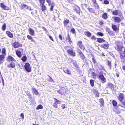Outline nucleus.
<instances>
[{
  "mask_svg": "<svg viewBox=\"0 0 125 125\" xmlns=\"http://www.w3.org/2000/svg\"><path fill=\"white\" fill-rule=\"evenodd\" d=\"M59 38L61 40H62V36L60 35V34L59 35Z\"/></svg>",
  "mask_w": 125,
  "mask_h": 125,
  "instance_id": "obj_57",
  "label": "nucleus"
},
{
  "mask_svg": "<svg viewBox=\"0 0 125 125\" xmlns=\"http://www.w3.org/2000/svg\"><path fill=\"white\" fill-rule=\"evenodd\" d=\"M101 46L102 48L104 49H107L109 47V46L108 42L105 41V43L101 45Z\"/></svg>",
  "mask_w": 125,
  "mask_h": 125,
  "instance_id": "obj_8",
  "label": "nucleus"
},
{
  "mask_svg": "<svg viewBox=\"0 0 125 125\" xmlns=\"http://www.w3.org/2000/svg\"><path fill=\"white\" fill-rule=\"evenodd\" d=\"M102 17L104 19H106L107 18V15L106 13H104L102 15Z\"/></svg>",
  "mask_w": 125,
  "mask_h": 125,
  "instance_id": "obj_23",
  "label": "nucleus"
},
{
  "mask_svg": "<svg viewBox=\"0 0 125 125\" xmlns=\"http://www.w3.org/2000/svg\"><path fill=\"white\" fill-rule=\"evenodd\" d=\"M104 3L105 4H108L109 3V2L107 0H104Z\"/></svg>",
  "mask_w": 125,
  "mask_h": 125,
  "instance_id": "obj_49",
  "label": "nucleus"
},
{
  "mask_svg": "<svg viewBox=\"0 0 125 125\" xmlns=\"http://www.w3.org/2000/svg\"><path fill=\"white\" fill-rule=\"evenodd\" d=\"M26 7H27V9L29 10H31V9L30 7L29 6L27 5Z\"/></svg>",
  "mask_w": 125,
  "mask_h": 125,
  "instance_id": "obj_51",
  "label": "nucleus"
},
{
  "mask_svg": "<svg viewBox=\"0 0 125 125\" xmlns=\"http://www.w3.org/2000/svg\"><path fill=\"white\" fill-rule=\"evenodd\" d=\"M6 24L5 23H4V25H3L2 26V29L3 30H4L6 28Z\"/></svg>",
  "mask_w": 125,
  "mask_h": 125,
  "instance_id": "obj_40",
  "label": "nucleus"
},
{
  "mask_svg": "<svg viewBox=\"0 0 125 125\" xmlns=\"http://www.w3.org/2000/svg\"><path fill=\"white\" fill-rule=\"evenodd\" d=\"M112 12L113 15H117L119 14V11L118 10H117L112 11Z\"/></svg>",
  "mask_w": 125,
  "mask_h": 125,
  "instance_id": "obj_19",
  "label": "nucleus"
},
{
  "mask_svg": "<svg viewBox=\"0 0 125 125\" xmlns=\"http://www.w3.org/2000/svg\"><path fill=\"white\" fill-rule=\"evenodd\" d=\"M13 45L14 48H17L19 47H21L22 45L21 43H19L18 42H15L13 44Z\"/></svg>",
  "mask_w": 125,
  "mask_h": 125,
  "instance_id": "obj_6",
  "label": "nucleus"
},
{
  "mask_svg": "<svg viewBox=\"0 0 125 125\" xmlns=\"http://www.w3.org/2000/svg\"><path fill=\"white\" fill-rule=\"evenodd\" d=\"M27 5L25 4H22L21 6V8L22 9H23L26 7Z\"/></svg>",
  "mask_w": 125,
  "mask_h": 125,
  "instance_id": "obj_44",
  "label": "nucleus"
},
{
  "mask_svg": "<svg viewBox=\"0 0 125 125\" xmlns=\"http://www.w3.org/2000/svg\"><path fill=\"white\" fill-rule=\"evenodd\" d=\"M77 44L79 46H80V45H82V42L81 41H79L77 43Z\"/></svg>",
  "mask_w": 125,
  "mask_h": 125,
  "instance_id": "obj_43",
  "label": "nucleus"
},
{
  "mask_svg": "<svg viewBox=\"0 0 125 125\" xmlns=\"http://www.w3.org/2000/svg\"><path fill=\"white\" fill-rule=\"evenodd\" d=\"M78 52L80 54V57L83 59L84 58V56L83 53H82L81 52L80 50H78Z\"/></svg>",
  "mask_w": 125,
  "mask_h": 125,
  "instance_id": "obj_15",
  "label": "nucleus"
},
{
  "mask_svg": "<svg viewBox=\"0 0 125 125\" xmlns=\"http://www.w3.org/2000/svg\"><path fill=\"white\" fill-rule=\"evenodd\" d=\"M42 28H43V29H44V31H45L46 32H47V30H46V29L45 28V27H42Z\"/></svg>",
  "mask_w": 125,
  "mask_h": 125,
  "instance_id": "obj_60",
  "label": "nucleus"
},
{
  "mask_svg": "<svg viewBox=\"0 0 125 125\" xmlns=\"http://www.w3.org/2000/svg\"><path fill=\"white\" fill-rule=\"evenodd\" d=\"M54 6L55 4L53 2H52V3H51V5L50 6H51V7L50 8V10L51 11H52L53 10V7Z\"/></svg>",
  "mask_w": 125,
  "mask_h": 125,
  "instance_id": "obj_27",
  "label": "nucleus"
},
{
  "mask_svg": "<svg viewBox=\"0 0 125 125\" xmlns=\"http://www.w3.org/2000/svg\"><path fill=\"white\" fill-rule=\"evenodd\" d=\"M7 60L9 61H13L16 62V61L13 58L10 56H9L7 58Z\"/></svg>",
  "mask_w": 125,
  "mask_h": 125,
  "instance_id": "obj_11",
  "label": "nucleus"
},
{
  "mask_svg": "<svg viewBox=\"0 0 125 125\" xmlns=\"http://www.w3.org/2000/svg\"><path fill=\"white\" fill-rule=\"evenodd\" d=\"M108 87L111 89H114V86L112 83H109L108 84Z\"/></svg>",
  "mask_w": 125,
  "mask_h": 125,
  "instance_id": "obj_24",
  "label": "nucleus"
},
{
  "mask_svg": "<svg viewBox=\"0 0 125 125\" xmlns=\"http://www.w3.org/2000/svg\"><path fill=\"white\" fill-rule=\"evenodd\" d=\"M6 33L11 38H12L13 37V35L9 31H7L6 32Z\"/></svg>",
  "mask_w": 125,
  "mask_h": 125,
  "instance_id": "obj_26",
  "label": "nucleus"
},
{
  "mask_svg": "<svg viewBox=\"0 0 125 125\" xmlns=\"http://www.w3.org/2000/svg\"><path fill=\"white\" fill-rule=\"evenodd\" d=\"M74 65L75 66L76 68H77V64L76 63H73Z\"/></svg>",
  "mask_w": 125,
  "mask_h": 125,
  "instance_id": "obj_58",
  "label": "nucleus"
},
{
  "mask_svg": "<svg viewBox=\"0 0 125 125\" xmlns=\"http://www.w3.org/2000/svg\"><path fill=\"white\" fill-rule=\"evenodd\" d=\"M103 22L102 21H101L100 22V24L101 25H102L103 24Z\"/></svg>",
  "mask_w": 125,
  "mask_h": 125,
  "instance_id": "obj_61",
  "label": "nucleus"
},
{
  "mask_svg": "<svg viewBox=\"0 0 125 125\" xmlns=\"http://www.w3.org/2000/svg\"><path fill=\"white\" fill-rule=\"evenodd\" d=\"M69 20L66 19L65 20L64 22V26H66L67 24L69 23Z\"/></svg>",
  "mask_w": 125,
  "mask_h": 125,
  "instance_id": "obj_28",
  "label": "nucleus"
},
{
  "mask_svg": "<svg viewBox=\"0 0 125 125\" xmlns=\"http://www.w3.org/2000/svg\"><path fill=\"white\" fill-rule=\"evenodd\" d=\"M63 109H64L65 108V104H62L61 105Z\"/></svg>",
  "mask_w": 125,
  "mask_h": 125,
  "instance_id": "obj_54",
  "label": "nucleus"
},
{
  "mask_svg": "<svg viewBox=\"0 0 125 125\" xmlns=\"http://www.w3.org/2000/svg\"><path fill=\"white\" fill-rule=\"evenodd\" d=\"M68 42H69L70 44H71L72 43V42L71 39L69 41H68Z\"/></svg>",
  "mask_w": 125,
  "mask_h": 125,
  "instance_id": "obj_59",
  "label": "nucleus"
},
{
  "mask_svg": "<svg viewBox=\"0 0 125 125\" xmlns=\"http://www.w3.org/2000/svg\"><path fill=\"white\" fill-rule=\"evenodd\" d=\"M53 106L55 108H58V105L55 103L54 102Z\"/></svg>",
  "mask_w": 125,
  "mask_h": 125,
  "instance_id": "obj_38",
  "label": "nucleus"
},
{
  "mask_svg": "<svg viewBox=\"0 0 125 125\" xmlns=\"http://www.w3.org/2000/svg\"><path fill=\"white\" fill-rule=\"evenodd\" d=\"M71 31L73 33H75V31L74 29L73 28H72L71 30Z\"/></svg>",
  "mask_w": 125,
  "mask_h": 125,
  "instance_id": "obj_42",
  "label": "nucleus"
},
{
  "mask_svg": "<svg viewBox=\"0 0 125 125\" xmlns=\"http://www.w3.org/2000/svg\"><path fill=\"white\" fill-rule=\"evenodd\" d=\"M66 89L64 87H62L61 90H57V91L58 93L63 95L66 92Z\"/></svg>",
  "mask_w": 125,
  "mask_h": 125,
  "instance_id": "obj_4",
  "label": "nucleus"
},
{
  "mask_svg": "<svg viewBox=\"0 0 125 125\" xmlns=\"http://www.w3.org/2000/svg\"><path fill=\"white\" fill-rule=\"evenodd\" d=\"M99 102L102 105H103L104 104V102L102 99H100L99 100Z\"/></svg>",
  "mask_w": 125,
  "mask_h": 125,
  "instance_id": "obj_35",
  "label": "nucleus"
},
{
  "mask_svg": "<svg viewBox=\"0 0 125 125\" xmlns=\"http://www.w3.org/2000/svg\"><path fill=\"white\" fill-rule=\"evenodd\" d=\"M112 27L114 30L116 32H117L118 31V29L117 27V26L116 25H112Z\"/></svg>",
  "mask_w": 125,
  "mask_h": 125,
  "instance_id": "obj_18",
  "label": "nucleus"
},
{
  "mask_svg": "<svg viewBox=\"0 0 125 125\" xmlns=\"http://www.w3.org/2000/svg\"><path fill=\"white\" fill-rule=\"evenodd\" d=\"M15 63L13 62H11L10 64L9 65H8V67H11L13 68L15 67Z\"/></svg>",
  "mask_w": 125,
  "mask_h": 125,
  "instance_id": "obj_21",
  "label": "nucleus"
},
{
  "mask_svg": "<svg viewBox=\"0 0 125 125\" xmlns=\"http://www.w3.org/2000/svg\"><path fill=\"white\" fill-rule=\"evenodd\" d=\"M64 71L66 73L69 75H70L71 74L70 70L68 69H67L64 70Z\"/></svg>",
  "mask_w": 125,
  "mask_h": 125,
  "instance_id": "obj_25",
  "label": "nucleus"
},
{
  "mask_svg": "<svg viewBox=\"0 0 125 125\" xmlns=\"http://www.w3.org/2000/svg\"><path fill=\"white\" fill-rule=\"evenodd\" d=\"M1 79H2V83H3L4 82V80L3 79V77L1 74Z\"/></svg>",
  "mask_w": 125,
  "mask_h": 125,
  "instance_id": "obj_56",
  "label": "nucleus"
},
{
  "mask_svg": "<svg viewBox=\"0 0 125 125\" xmlns=\"http://www.w3.org/2000/svg\"><path fill=\"white\" fill-rule=\"evenodd\" d=\"M91 38L92 39H95V37L94 36H93Z\"/></svg>",
  "mask_w": 125,
  "mask_h": 125,
  "instance_id": "obj_63",
  "label": "nucleus"
},
{
  "mask_svg": "<svg viewBox=\"0 0 125 125\" xmlns=\"http://www.w3.org/2000/svg\"><path fill=\"white\" fill-rule=\"evenodd\" d=\"M84 33L85 35L88 37L90 36L91 35V33L88 31H86L84 32Z\"/></svg>",
  "mask_w": 125,
  "mask_h": 125,
  "instance_id": "obj_31",
  "label": "nucleus"
},
{
  "mask_svg": "<svg viewBox=\"0 0 125 125\" xmlns=\"http://www.w3.org/2000/svg\"><path fill=\"white\" fill-rule=\"evenodd\" d=\"M40 6L41 7V10L42 11H43L46 10V7L44 4H41L40 5Z\"/></svg>",
  "mask_w": 125,
  "mask_h": 125,
  "instance_id": "obj_16",
  "label": "nucleus"
},
{
  "mask_svg": "<svg viewBox=\"0 0 125 125\" xmlns=\"http://www.w3.org/2000/svg\"><path fill=\"white\" fill-rule=\"evenodd\" d=\"M27 38L31 40V41H34V40L33 39L32 37L29 35H28L27 36Z\"/></svg>",
  "mask_w": 125,
  "mask_h": 125,
  "instance_id": "obj_32",
  "label": "nucleus"
},
{
  "mask_svg": "<svg viewBox=\"0 0 125 125\" xmlns=\"http://www.w3.org/2000/svg\"><path fill=\"white\" fill-rule=\"evenodd\" d=\"M79 46L81 49L83 50L85 49L84 47L82 44L80 45V46Z\"/></svg>",
  "mask_w": 125,
  "mask_h": 125,
  "instance_id": "obj_39",
  "label": "nucleus"
},
{
  "mask_svg": "<svg viewBox=\"0 0 125 125\" xmlns=\"http://www.w3.org/2000/svg\"><path fill=\"white\" fill-rule=\"evenodd\" d=\"M5 58V56L4 55H0V63H1L3 62V60Z\"/></svg>",
  "mask_w": 125,
  "mask_h": 125,
  "instance_id": "obj_12",
  "label": "nucleus"
},
{
  "mask_svg": "<svg viewBox=\"0 0 125 125\" xmlns=\"http://www.w3.org/2000/svg\"><path fill=\"white\" fill-rule=\"evenodd\" d=\"M94 81L92 80H90V84L92 87L94 85Z\"/></svg>",
  "mask_w": 125,
  "mask_h": 125,
  "instance_id": "obj_34",
  "label": "nucleus"
},
{
  "mask_svg": "<svg viewBox=\"0 0 125 125\" xmlns=\"http://www.w3.org/2000/svg\"><path fill=\"white\" fill-rule=\"evenodd\" d=\"M43 106L41 105H38L37 107L36 108V109L37 110H39L40 109H43Z\"/></svg>",
  "mask_w": 125,
  "mask_h": 125,
  "instance_id": "obj_29",
  "label": "nucleus"
},
{
  "mask_svg": "<svg viewBox=\"0 0 125 125\" xmlns=\"http://www.w3.org/2000/svg\"><path fill=\"white\" fill-rule=\"evenodd\" d=\"M29 33L32 35H34V31L31 28H30L29 29Z\"/></svg>",
  "mask_w": 125,
  "mask_h": 125,
  "instance_id": "obj_13",
  "label": "nucleus"
},
{
  "mask_svg": "<svg viewBox=\"0 0 125 125\" xmlns=\"http://www.w3.org/2000/svg\"><path fill=\"white\" fill-rule=\"evenodd\" d=\"M0 5L1 7L3 8L4 9L6 10H8L9 9V8L7 6L4 5L3 3H1Z\"/></svg>",
  "mask_w": 125,
  "mask_h": 125,
  "instance_id": "obj_14",
  "label": "nucleus"
},
{
  "mask_svg": "<svg viewBox=\"0 0 125 125\" xmlns=\"http://www.w3.org/2000/svg\"><path fill=\"white\" fill-rule=\"evenodd\" d=\"M112 18L114 21L118 23L120 22L121 21L120 19L118 17L113 16Z\"/></svg>",
  "mask_w": 125,
  "mask_h": 125,
  "instance_id": "obj_7",
  "label": "nucleus"
},
{
  "mask_svg": "<svg viewBox=\"0 0 125 125\" xmlns=\"http://www.w3.org/2000/svg\"><path fill=\"white\" fill-rule=\"evenodd\" d=\"M116 49L117 50L120 55L121 58H125V48L121 46L117 45L115 47Z\"/></svg>",
  "mask_w": 125,
  "mask_h": 125,
  "instance_id": "obj_1",
  "label": "nucleus"
},
{
  "mask_svg": "<svg viewBox=\"0 0 125 125\" xmlns=\"http://www.w3.org/2000/svg\"><path fill=\"white\" fill-rule=\"evenodd\" d=\"M98 77L103 82H102L103 83H104L106 81V79L104 77L103 75H99Z\"/></svg>",
  "mask_w": 125,
  "mask_h": 125,
  "instance_id": "obj_9",
  "label": "nucleus"
},
{
  "mask_svg": "<svg viewBox=\"0 0 125 125\" xmlns=\"http://www.w3.org/2000/svg\"><path fill=\"white\" fill-rule=\"evenodd\" d=\"M112 103L113 105L114 106H116L117 105V103L116 101L115 100H113Z\"/></svg>",
  "mask_w": 125,
  "mask_h": 125,
  "instance_id": "obj_30",
  "label": "nucleus"
},
{
  "mask_svg": "<svg viewBox=\"0 0 125 125\" xmlns=\"http://www.w3.org/2000/svg\"><path fill=\"white\" fill-rule=\"evenodd\" d=\"M68 37L66 38L67 41L68 42V41H69L71 39L70 37H69V34H68Z\"/></svg>",
  "mask_w": 125,
  "mask_h": 125,
  "instance_id": "obj_47",
  "label": "nucleus"
},
{
  "mask_svg": "<svg viewBox=\"0 0 125 125\" xmlns=\"http://www.w3.org/2000/svg\"><path fill=\"white\" fill-rule=\"evenodd\" d=\"M95 94V95L97 97H98L99 96V94L98 92L97 91H95L94 92Z\"/></svg>",
  "mask_w": 125,
  "mask_h": 125,
  "instance_id": "obj_37",
  "label": "nucleus"
},
{
  "mask_svg": "<svg viewBox=\"0 0 125 125\" xmlns=\"http://www.w3.org/2000/svg\"><path fill=\"white\" fill-rule=\"evenodd\" d=\"M51 0H46V1L48 3L49 6H50L51 3H52L51 2Z\"/></svg>",
  "mask_w": 125,
  "mask_h": 125,
  "instance_id": "obj_36",
  "label": "nucleus"
},
{
  "mask_svg": "<svg viewBox=\"0 0 125 125\" xmlns=\"http://www.w3.org/2000/svg\"><path fill=\"white\" fill-rule=\"evenodd\" d=\"M92 60L93 61V62L94 63H95V58L94 57H93L92 58Z\"/></svg>",
  "mask_w": 125,
  "mask_h": 125,
  "instance_id": "obj_53",
  "label": "nucleus"
},
{
  "mask_svg": "<svg viewBox=\"0 0 125 125\" xmlns=\"http://www.w3.org/2000/svg\"><path fill=\"white\" fill-rule=\"evenodd\" d=\"M40 3V5L41 4H44L45 2V0H39Z\"/></svg>",
  "mask_w": 125,
  "mask_h": 125,
  "instance_id": "obj_33",
  "label": "nucleus"
},
{
  "mask_svg": "<svg viewBox=\"0 0 125 125\" xmlns=\"http://www.w3.org/2000/svg\"><path fill=\"white\" fill-rule=\"evenodd\" d=\"M67 52L71 56H74L75 55V53L73 50L68 49L67 50Z\"/></svg>",
  "mask_w": 125,
  "mask_h": 125,
  "instance_id": "obj_5",
  "label": "nucleus"
},
{
  "mask_svg": "<svg viewBox=\"0 0 125 125\" xmlns=\"http://www.w3.org/2000/svg\"><path fill=\"white\" fill-rule=\"evenodd\" d=\"M93 2L94 3H95L96 2V0H92Z\"/></svg>",
  "mask_w": 125,
  "mask_h": 125,
  "instance_id": "obj_64",
  "label": "nucleus"
},
{
  "mask_svg": "<svg viewBox=\"0 0 125 125\" xmlns=\"http://www.w3.org/2000/svg\"><path fill=\"white\" fill-rule=\"evenodd\" d=\"M49 37L52 40V41H54V40H53V38H52V37H51V36H50V35H49Z\"/></svg>",
  "mask_w": 125,
  "mask_h": 125,
  "instance_id": "obj_55",
  "label": "nucleus"
},
{
  "mask_svg": "<svg viewBox=\"0 0 125 125\" xmlns=\"http://www.w3.org/2000/svg\"><path fill=\"white\" fill-rule=\"evenodd\" d=\"M6 52V50L4 48H3L2 49V52L3 54H6L5 53Z\"/></svg>",
  "mask_w": 125,
  "mask_h": 125,
  "instance_id": "obj_45",
  "label": "nucleus"
},
{
  "mask_svg": "<svg viewBox=\"0 0 125 125\" xmlns=\"http://www.w3.org/2000/svg\"><path fill=\"white\" fill-rule=\"evenodd\" d=\"M24 67L26 70L28 72H30L31 71V68L30 64L28 63H26L24 66Z\"/></svg>",
  "mask_w": 125,
  "mask_h": 125,
  "instance_id": "obj_3",
  "label": "nucleus"
},
{
  "mask_svg": "<svg viewBox=\"0 0 125 125\" xmlns=\"http://www.w3.org/2000/svg\"><path fill=\"white\" fill-rule=\"evenodd\" d=\"M32 89L33 92L34 94L36 95H38L39 93L35 89L33 88Z\"/></svg>",
  "mask_w": 125,
  "mask_h": 125,
  "instance_id": "obj_22",
  "label": "nucleus"
},
{
  "mask_svg": "<svg viewBox=\"0 0 125 125\" xmlns=\"http://www.w3.org/2000/svg\"><path fill=\"white\" fill-rule=\"evenodd\" d=\"M54 99L56 100H57V104H60L61 103V101L55 98H54Z\"/></svg>",
  "mask_w": 125,
  "mask_h": 125,
  "instance_id": "obj_48",
  "label": "nucleus"
},
{
  "mask_svg": "<svg viewBox=\"0 0 125 125\" xmlns=\"http://www.w3.org/2000/svg\"><path fill=\"white\" fill-rule=\"evenodd\" d=\"M89 75L90 76L93 78H95L96 77V74L94 72H92L91 73H89Z\"/></svg>",
  "mask_w": 125,
  "mask_h": 125,
  "instance_id": "obj_10",
  "label": "nucleus"
},
{
  "mask_svg": "<svg viewBox=\"0 0 125 125\" xmlns=\"http://www.w3.org/2000/svg\"><path fill=\"white\" fill-rule=\"evenodd\" d=\"M124 96V95L123 94L120 93L119 94V96L118 97V98L119 100L121 102V104H122L121 105H120V106L122 107L125 108V101H123Z\"/></svg>",
  "mask_w": 125,
  "mask_h": 125,
  "instance_id": "obj_2",
  "label": "nucleus"
},
{
  "mask_svg": "<svg viewBox=\"0 0 125 125\" xmlns=\"http://www.w3.org/2000/svg\"><path fill=\"white\" fill-rule=\"evenodd\" d=\"M27 58L26 56H24L22 57V60L24 61H25L26 60Z\"/></svg>",
  "mask_w": 125,
  "mask_h": 125,
  "instance_id": "obj_41",
  "label": "nucleus"
},
{
  "mask_svg": "<svg viewBox=\"0 0 125 125\" xmlns=\"http://www.w3.org/2000/svg\"><path fill=\"white\" fill-rule=\"evenodd\" d=\"M97 34L101 36H102L103 35V34L102 33L100 32H98L97 33Z\"/></svg>",
  "mask_w": 125,
  "mask_h": 125,
  "instance_id": "obj_46",
  "label": "nucleus"
},
{
  "mask_svg": "<svg viewBox=\"0 0 125 125\" xmlns=\"http://www.w3.org/2000/svg\"><path fill=\"white\" fill-rule=\"evenodd\" d=\"M27 95L28 96H31V94L29 93H28V94H27Z\"/></svg>",
  "mask_w": 125,
  "mask_h": 125,
  "instance_id": "obj_62",
  "label": "nucleus"
},
{
  "mask_svg": "<svg viewBox=\"0 0 125 125\" xmlns=\"http://www.w3.org/2000/svg\"><path fill=\"white\" fill-rule=\"evenodd\" d=\"M108 65L110 67V69H111V62L110 61H108Z\"/></svg>",
  "mask_w": 125,
  "mask_h": 125,
  "instance_id": "obj_50",
  "label": "nucleus"
},
{
  "mask_svg": "<svg viewBox=\"0 0 125 125\" xmlns=\"http://www.w3.org/2000/svg\"><path fill=\"white\" fill-rule=\"evenodd\" d=\"M97 41L99 43H101L102 42H105V41L103 39L98 38H97Z\"/></svg>",
  "mask_w": 125,
  "mask_h": 125,
  "instance_id": "obj_17",
  "label": "nucleus"
},
{
  "mask_svg": "<svg viewBox=\"0 0 125 125\" xmlns=\"http://www.w3.org/2000/svg\"><path fill=\"white\" fill-rule=\"evenodd\" d=\"M16 52L18 57H20L21 56V52L20 51L16 50Z\"/></svg>",
  "mask_w": 125,
  "mask_h": 125,
  "instance_id": "obj_20",
  "label": "nucleus"
},
{
  "mask_svg": "<svg viewBox=\"0 0 125 125\" xmlns=\"http://www.w3.org/2000/svg\"><path fill=\"white\" fill-rule=\"evenodd\" d=\"M20 116L22 117V119H24V115L23 113H22L21 114Z\"/></svg>",
  "mask_w": 125,
  "mask_h": 125,
  "instance_id": "obj_52",
  "label": "nucleus"
}]
</instances>
